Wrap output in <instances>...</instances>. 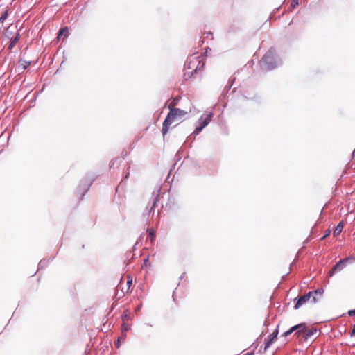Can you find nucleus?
I'll return each mask as SVG.
<instances>
[{
	"label": "nucleus",
	"instance_id": "nucleus-10",
	"mask_svg": "<svg viewBox=\"0 0 355 355\" xmlns=\"http://www.w3.org/2000/svg\"><path fill=\"white\" fill-rule=\"evenodd\" d=\"M312 292L313 294L311 295V302L315 303L322 298L324 293V290L322 288H318Z\"/></svg>",
	"mask_w": 355,
	"mask_h": 355
},
{
	"label": "nucleus",
	"instance_id": "nucleus-14",
	"mask_svg": "<svg viewBox=\"0 0 355 355\" xmlns=\"http://www.w3.org/2000/svg\"><path fill=\"white\" fill-rule=\"evenodd\" d=\"M130 317V312L128 310H125L122 315L123 322H128Z\"/></svg>",
	"mask_w": 355,
	"mask_h": 355
},
{
	"label": "nucleus",
	"instance_id": "nucleus-12",
	"mask_svg": "<svg viewBox=\"0 0 355 355\" xmlns=\"http://www.w3.org/2000/svg\"><path fill=\"white\" fill-rule=\"evenodd\" d=\"M343 227H344V223L343 221L340 222L338 225L336 227L334 231V236H337L338 235H339L341 232L343 231Z\"/></svg>",
	"mask_w": 355,
	"mask_h": 355
},
{
	"label": "nucleus",
	"instance_id": "nucleus-11",
	"mask_svg": "<svg viewBox=\"0 0 355 355\" xmlns=\"http://www.w3.org/2000/svg\"><path fill=\"white\" fill-rule=\"evenodd\" d=\"M62 36H64V39L67 38L69 36V30L67 27H64L60 29L57 36V39L60 40H61Z\"/></svg>",
	"mask_w": 355,
	"mask_h": 355
},
{
	"label": "nucleus",
	"instance_id": "nucleus-16",
	"mask_svg": "<svg viewBox=\"0 0 355 355\" xmlns=\"http://www.w3.org/2000/svg\"><path fill=\"white\" fill-rule=\"evenodd\" d=\"M132 284V279L130 277L128 276V280H127V286H128V288L126 289V292L127 293L129 292L130 288Z\"/></svg>",
	"mask_w": 355,
	"mask_h": 355
},
{
	"label": "nucleus",
	"instance_id": "nucleus-21",
	"mask_svg": "<svg viewBox=\"0 0 355 355\" xmlns=\"http://www.w3.org/2000/svg\"><path fill=\"white\" fill-rule=\"evenodd\" d=\"M298 4V0H293L291 7L295 8Z\"/></svg>",
	"mask_w": 355,
	"mask_h": 355
},
{
	"label": "nucleus",
	"instance_id": "nucleus-17",
	"mask_svg": "<svg viewBox=\"0 0 355 355\" xmlns=\"http://www.w3.org/2000/svg\"><path fill=\"white\" fill-rule=\"evenodd\" d=\"M129 329H130V327H129V325H128V324H126V322H123V324H122V331H123H123H128Z\"/></svg>",
	"mask_w": 355,
	"mask_h": 355
},
{
	"label": "nucleus",
	"instance_id": "nucleus-7",
	"mask_svg": "<svg viewBox=\"0 0 355 355\" xmlns=\"http://www.w3.org/2000/svg\"><path fill=\"white\" fill-rule=\"evenodd\" d=\"M313 292H309L308 293L300 296L295 304V309H297L306 302L309 301L311 302V295H313Z\"/></svg>",
	"mask_w": 355,
	"mask_h": 355
},
{
	"label": "nucleus",
	"instance_id": "nucleus-24",
	"mask_svg": "<svg viewBox=\"0 0 355 355\" xmlns=\"http://www.w3.org/2000/svg\"><path fill=\"white\" fill-rule=\"evenodd\" d=\"M21 64L23 65L24 69H26V67L29 65V62L24 61L23 63H21Z\"/></svg>",
	"mask_w": 355,
	"mask_h": 355
},
{
	"label": "nucleus",
	"instance_id": "nucleus-1",
	"mask_svg": "<svg viewBox=\"0 0 355 355\" xmlns=\"http://www.w3.org/2000/svg\"><path fill=\"white\" fill-rule=\"evenodd\" d=\"M187 114V112L182 110L179 108L171 109L166 118L165 119L162 132L163 136H165L168 132L171 125L178 119H182Z\"/></svg>",
	"mask_w": 355,
	"mask_h": 355
},
{
	"label": "nucleus",
	"instance_id": "nucleus-8",
	"mask_svg": "<svg viewBox=\"0 0 355 355\" xmlns=\"http://www.w3.org/2000/svg\"><path fill=\"white\" fill-rule=\"evenodd\" d=\"M278 335V330H275L271 334L269 335L268 338L266 340L264 350L266 351L275 340H277Z\"/></svg>",
	"mask_w": 355,
	"mask_h": 355
},
{
	"label": "nucleus",
	"instance_id": "nucleus-2",
	"mask_svg": "<svg viewBox=\"0 0 355 355\" xmlns=\"http://www.w3.org/2000/svg\"><path fill=\"white\" fill-rule=\"evenodd\" d=\"M205 64V60L202 55H192L187 61V67L194 72L202 69Z\"/></svg>",
	"mask_w": 355,
	"mask_h": 355
},
{
	"label": "nucleus",
	"instance_id": "nucleus-3",
	"mask_svg": "<svg viewBox=\"0 0 355 355\" xmlns=\"http://www.w3.org/2000/svg\"><path fill=\"white\" fill-rule=\"evenodd\" d=\"M305 329L306 323H300L290 328L288 331L284 332L282 336L286 337L293 332H295L294 336L299 340V341H304Z\"/></svg>",
	"mask_w": 355,
	"mask_h": 355
},
{
	"label": "nucleus",
	"instance_id": "nucleus-15",
	"mask_svg": "<svg viewBox=\"0 0 355 355\" xmlns=\"http://www.w3.org/2000/svg\"><path fill=\"white\" fill-rule=\"evenodd\" d=\"M179 99L178 98H173L172 101L168 105V109L169 110L171 109H175V106L178 103Z\"/></svg>",
	"mask_w": 355,
	"mask_h": 355
},
{
	"label": "nucleus",
	"instance_id": "nucleus-4",
	"mask_svg": "<svg viewBox=\"0 0 355 355\" xmlns=\"http://www.w3.org/2000/svg\"><path fill=\"white\" fill-rule=\"evenodd\" d=\"M261 67L266 69L270 70L276 67L275 55L273 50L270 49L262 58L260 61Z\"/></svg>",
	"mask_w": 355,
	"mask_h": 355
},
{
	"label": "nucleus",
	"instance_id": "nucleus-5",
	"mask_svg": "<svg viewBox=\"0 0 355 355\" xmlns=\"http://www.w3.org/2000/svg\"><path fill=\"white\" fill-rule=\"evenodd\" d=\"M212 115V113H209L205 117L201 116L199 120L200 125L196 127V130L193 131V134L198 135L202 130V129L210 123Z\"/></svg>",
	"mask_w": 355,
	"mask_h": 355
},
{
	"label": "nucleus",
	"instance_id": "nucleus-20",
	"mask_svg": "<svg viewBox=\"0 0 355 355\" xmlns=\"http://www.w3.org/2000/svg\"><path fill=\"white\" fill-rule=\"evenodd\" d=\"M148 236L150 237L151 240L155 237V234L153 230H148Z\"/></svg>",
	"mask_w": 355,
	"mask_h": 355
},
{
	"label": "nucleus",
	"instance_id": "nucleus-23",
	"mask_svg": "<svg viewBox=\"0 0 355 355\" xmlns=\"http://www.w3.org/2000/svg\"><path fill=\"white\" fill-rule=\"evenodd\" d=\"M351 336H355V324L352 327V329L351 331Z\"/></svg>",
	"mask_w": 355,
	"mask_h": 355
},
{
	"label": "nucleus",
	"instance_id": "nucleus-19",
	"mask_svg": "<svg viewBox=\"0 0 355 355\" xmlns=\"http://www.w3.org/2000/svg\"><path fill=\"white\" fill-rule=\"evenodd\" d=\"M331 233V230L329 229L325 231L324 235L321 238V240H324L325 238H327Z\"/></svg>",
	"mask_w": 355,
	"mask_h": 355
},
{
	"label": "nucleus",
	"instance_id": "nucleus-22",
	"mask_svg": "<svg viewBox=\"0 0 355 355\" xmlns=\"http://www.w3.org/2000/svg\"><path fill=\"white\" fill-rule=\"evenodd\" d=\"M348 315L349 316H354L355 315V309H353V310H349L348 311Z\"/></svg>",
	"mask_w": 355,
	"mask_h": 355
},
{
	"label": "nucleus",
	"instance_id": "nucleus-6",
	"mask_svg": "<svg viewBox=\"0 0 355 355\" xmlns=\"http://www.w3.org/2000/svg\"><path fill=\"white\" fill-rule=\"evenodd\" d=\"M349 260H354L355 261V257H347V258H345V259H340L333 268L331 270V271L329 272V275L330 276H332L334 275V274L337 272L338 270H343L345 266V264L346 263L349 261Z\"/></svg>",
	"mask_w": 355,
	"mask_h": 355
},
{
	"label": "nucleus",
	"instance_id": "nucleus-18",
	"mask_svg": "<svg viewBox=\"0 0 355 355\" xmlns=\"http://www.w3.org/2000/svg\"><path fill=\"white\" fill-rule=\"evenodd\" d=\"M7 16H8V12L6 11L2 15L1 17H0V22H3L6 18H7Z\"/></svg>",
	"mask_w": 355,
	"mask_h": 355
},
{
	"label": "nucleus",
	"instance_id": "nucleus-13",
	"mask_svg": "<svg viewBox=\"0 0 355 355\" xmlns=\"http://www.w3.org/2000/svg\"><path fill=\"white\" fill-rule=\"evenodd\" d=\"M19 36H20L19 33H17L16 36L11 40L10 43L8 46V49L10 51L12 50L14 48V46L16 45V44L18 42V41L19 40Z\"/></svg>",
	"mask_w": 355,
	"mask_h": 355
},
{
	"label": "nucleus",
	"instance_id": "nucleus-9",
	"mask_svg": "<svg viewBox=\"0 0 355 355\" xmlns=\"http://www.w3.org/2000/svg\"><path fill=\"white\" fill-rule=\"evenodd\" d=\"M317 334V329L315 327H310L306 324L304 341L312 338Z\"/></svg>",
	"mask_w": 355,
	"mask_h": 355
}]
</instances>
